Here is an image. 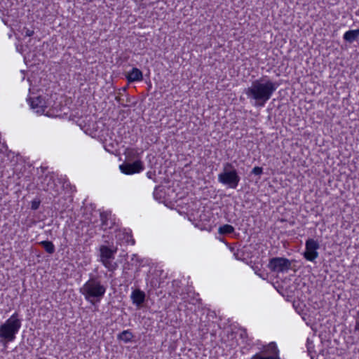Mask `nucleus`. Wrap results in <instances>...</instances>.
I'll return each mask as SVG.
<instances>
[{"label":"nucleus","instance_id":"15","mask_svg":"<svg viewBox=\"0 0 359 359\" xmlns=\"http://www.w3.org/2000/svg\"><path fill=\"white\" fill-rule=\"evenodd\" d=\"M40 245L43 248V249L49 254L54 253L55 248L53 243L49 241H44L40 243Z\"/></svg>","mask_w":359,"mask_h":359},{"label":"nucleus","instance_id":"1","mask_svg":"<svg viewBox=\"0 0 359 359\" xmlns=\"http://www.w3.org/2000/svg\"><path fill=\"white\" fill-rule=\"evenodd\" d=\"M278 86V83L263 76L253 81L251 86L245 88L244 93L249 99L255 101V106L264 107Z\"/></svg>","mask_w":359,"mask_h":359},{"label":"nucleus","instance_id":"23","mask_svg":"<svg viewBox=\"0 0 359 359\" xmlns=\"http://www.w3.org/2000/svg\"><path fill=\"white\" fill-rule=\"evenodd\" d=\"M126 242L127 243H129V242H131L132 245H133L135 243V241L132 238V236L131 235H129V234H126Z\"/></svg>","mask_w":359,"mask_h":359},{"label":"nucleus","instance_id":"3","mask_svg":"<svg viewBox=\"0 0 359 359\" xmlns=\"http://www.w3.org/2000/svg\"><path fill=\"white\" fill-rule=\"evenodd\" d=\"M20 327L21 320L16 312L0 325V337L3 339L5 346L8 342L13 341L15 339V335Z\"/></svg>","mask_w":359,"mask_h":359},{"label":"nucleus","instance_id":"7","mask_svg":"<svg viewBox=\"0 0 359 359\" xmlns=\"http://www.w3.org/2000/svg\"><path fill=\"white\" fill-rule=\"evenodd\" d=\"M320 248L318 242L313 238H309L305 243V251L304 257L310 262H314L318 257V250Z\"/></svg>","mask_w":359,"mask_h":359},{"label":"nucleus","instance_id":"10","mask_svg":"<svg viewBox=\"0 0 359 359\" xmlns=\"http://www.w3.org/2000/svg\"><path fill=\"white\" fill-rule=\"evenodd\" d=\"M130 298L133 304L140 306L145 302L146 294L140 289H135L131 293Z\"/></svg>","mask_w":359,"mask_h":359},{"label":"nucleus","instance_id":"21","mask_svg":"<svg viewBox=\"0 0 359 359\" xmlns=\"http://www.w3.org/2000/svg\"><path fill=\"white\" fill-rule=\"evenodd\" d=\"M147 176L148 178L153 180L155 182H156L155 171H149V172H147Z\"/></svg>","mask_w":359,"mask_h":359},{"label":"nucleus","instance_id":"13","mask_svg":"<svg viewBox=\"0 0 359 359\" xmlns=\"http://www.w3.org/2000/svg\"><path fill=\"white\" fill-rule=\"evenodd\" d=\"M134 335L130 332V330H123L121 333H119L117 336L118 340L123 341L125 343L130 342L133 338Z\"/></svg>","mask_w":359,"mask_h":359},{"label":"nucleus","instance_id":"16","mask_svg":"<svg viewBox=\"0 0 359 359\" xmlns=\"http://www.w3.org/2000/svg\"><path fill=\"white\" fill-rule=\"evenodd\" d=\"M266 351L271 353V355H278V350L274 342H271L266 348Z\"/></svg>","mask_w":359,"mask_h":359},{"label":"nucleus","instance_id":"2","mask_svg":"<svg viewBox=\"0 0 359 359\" xmlns=\"http://www.w3.org/2000/svg\"><path fill=\"white\" fill-rule=\"evenodd\" d=\"M107 291V285L100 276L90 273L89 279L80 287L79 292L91 305L100 303Z\"/></svg>","mask_w":359,"mask_h":359},{"label":"nucleus","instance_id":"17","mask_svg":"<svg viewBox=\"0 0 359 359\" xmlns=\"http://www.w3.org/2000/svg\"><path fill=\"white\" fill-rule=\"evenodd\" d=\"M251 359H280L278 355L262 356L259 353L253 355Z\"/></svg>","mask_w":359,"mask_h":359},{"label":"nucleus","instance_id":"19","mask_svg":"<svg viewBox=\"0 0 359 359\" xmlns=\"http://www.w3.org/2000/svg\"><path fill=\"white\" fill-rule=\"evenodd\" d=\"M263 173V168L262 167L256 166L252 171L251 174L260 176Z\"/></svg>","mask_w":359,"mask_h":359},{"label":"nucleus","instance_id":"18","mask_svg":"<svg viewBox=\"0 0 359 359\" xmlns=\"http://www.w3.org/2000/svg\"><path fill=\"white\" fill-rule=\"evenodd\" d=\"M48 180V182L47 184V187H43V189H45L46 191H50L51 193V190L54 189L55 187V184H54V182L52 181L51 178H47L46 177L45 180Z\"/></svg>","mask_w":359,"mask_h":359},{"label":"nucleus","instance_id":"24","mask_svg":"<svg viewBox=\"0 0 359 359\" xmlns=\"http://www.w3.org/2000/svg\"><path fill=\"white\" fill-rule=\"evenodd\" d=\"M34 34V30H31L29 29H25V36H32Z\"/></svg>","mask_w":359,"mask_h":359},{"label":"nucleus","instance_id":"14","mask_svg":"<svg viewBox=\"0 0 359 359\" xmlns=\"http://www.w3.org/2000/svg\"><path fill=\"white\" fill-rule=\"evenodd\" d=\"M235 229L230 224H224L219 227L218 233L221 235H229L233 233Z\"/></svg>","mask_w":359,"mask_h":359},{"label":"nucleus","instance_id":"9","mask_svg":"<svg viewBox=\"0 0 359 359\" xmlns=\"http://www.w3.org/2000/svg\"><path fill=\"white\" fill-rule=\"evenodd\" d=\"M31 108L37 114H43L47 108L46 102L41 96L29 97L27 99Z\"/></svg>","mask_w":359,"mask_h":359},{"label":"nucleus","instance_id":"8","mask_svg":"<svg viewBox=\"0 0 359 359\" xmlns=\"http://www.w3.org/2000/svg\"><path fill=\"white\" fill-rule=\"evenodd\" d=\"M144 168L143 162L140 160H137L133 163L125 162L119 166V169L121 172L126 175L140 173L144 170Z\"/></svg>","mask_w":359,"mask_h":359},{"label":"nucleus","instance_id":"11","mask_svg":"<svg viewBox=\"0 0 359 359\" xmlns=\"http://www.w3.org/2000/svg\"><path fill=\"white\" fill-rule=\"evenodd\" d=\"M126 78L129 83L141 81L143 80V74L138 68L133 67L131 71L126 74Z\"/></svg>","mask_w":359,"mask_h":359},{"label":"nucleus","instance_id":"20","mask_svg":"<svg viewBox=\"0 0 359 359\" xmlns=\"http://www.w3.org/2000/svg\"><path fill=\"white\" fill-rule=\"evenodd\" d=\"M40 201L39 199H34L32 201L31 208L34 210H37L40 205Z\"/></svg>","mask_w":359,"mask_h":359},{"label":"nucleus","instance_id":"22","mask_svg":"<svg viewBox=\"0 0 359 359\" xmlns=\"http://www.w3.org/2000/svg\"><path fill=\"white\" fill-rule=\"evenodd\" d=\"M160 188H161V187H160V186H157V187H155V189H154V194H154V198H161V196H158V195H159L158 189H159Z\"/></svg>","mask_w":359,"mask_h":359},{"label":"nucleus","instance_id":"12","mask_svg":"<svg viewBox=\"0 0 359 359\" xmlns=\"http://www.w3.org/2000/svg\"><path fill=\"white\" fill-rule=\"evenodd\" d=\"M359 37V28L355 30H348L344 34L343 39L345 41L352 43Z\"/></svg>","mask_w":359,"mask_h":359},{"label":"nucleus","instance_id":"28","mask_svg":"<svg viewBox=\"0 0 359 359\" xmlns=\"http://www.w3.org/2000/svg\"><path fill=\"white\" fill-rule=\"evenodd\" d=\"M126 89H127V88H126V87H124V88H123L121 89V90H122L123 92H126Z\"/></svg>","mask_w":359,"mask_h":359},{"label":"nucleus","instance_id":"5","mask_svg":"<svg viewBox=\"0 0 359 359\" xmlns=\"http://www.w3.org/2000/svg\"><path fill=\"white\" fill-rule=\"evenodd\" d=\"M117 248H110L107 245H101L100 248V262L108 269L109 271H114L118 264L114 262Z\"/></svg>","mask_w":359,"mask_h":359},{"label":"nucleus","instance_id":"26","mask_svg":"<svg viewBox=\"0 0 359 359\" xmlns=\"http://www.w3.org/2000/svg\"><path fill=\"white\" fill-rule=\"evenodd\" d=\"M100 217H101V219L102 221V225L103 226H107V224L106 223V221H105V215L104 213H101L100 214Z\"/></svg>","mask_w":359,"mask_h":359},{"label":"nucleus","instance_id":"6","mask_svg":"<svg viewBox=\"0 0 359 359\" xmlns=\"http://www.w3.org/2000/svg\"><path fill=\"white\" fill-rule=\"evenodd\" d=\"M293 261L282 257H275L269 259L268 268L272 272H287L291 269Z\"/></svg>","mask_w":359,"mask_h":359},{"label":"nucleus","instance_id":"4","mask_svg":"<svg viewBox=\"0 0 359 359\" xmlns=\"http://www.w3.org/2000/svg\"><path fill=\"white\" fill-rule=\"evenodd\" d=\"M218 181L229 188H237L241 177L233 163L226 162L223 164L222 171L218 175Z\"/></svg>","mask_w":359,"mask_h":359},{"label":"nucleus","instance_id":"25","mask_svg":"<svg viewBox=\"0 0 359 359\" xmlns=\"http://www.w3.org/2000/svg\"><path fill=\"white\" fill-rule=\"evenodd\" d=\"M121 93H118V95L117 96H116L115 97V100L119 102L120 104H121L122 105L125 106L123 103H122V99L121 98Z\"/></svg>","mask_w":359,"mask_h":359},{"label":"nucleus","instance_id":"27","mask_svg":"<svg viewBox=\"0 0 359 359\" xmlns=\"http://www.w3.org/2000/svg\"><path fill=\"white\" fill-rule=\"evenodd\" d=\"M355 330L359 331V316L356 318Z\"/></svg>","mask_w":359,"mask_h":359}]
</instances>
